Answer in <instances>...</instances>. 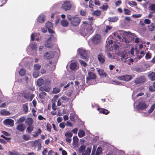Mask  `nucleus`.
Listing matches in <instances>:
<instances>
[{"mask_svg":"<svg viewBox=\"0 0 155 155\" xmlns=\"http://www.w3.org/2000/svg\"><path fill=\"white\" fill-rule=\"evenodd\" d=\"M68 20L71 22V24L73 26H76L78 25L80 22V19L79 17H73L70 15L67 16Z\"/></svg>","mask_w":155,"mask_h":155,"instance_id":"obj_1","label":"nucleus"},{"mask_svg":"<svg viewBox=\"0 0 155 155\" xmlns=\"http://www.w3.org/2000/svg\"><path fill=\"white\" fill-rule=\"evenodd\" d=\"M91 41L94 45H98L101 41V37L100 34H96L94 35L91 39Z\"/></svg>","mask_w":155,"mask_h":155,"instance_id":"obj_2","label":"nucleus"},{"mask_svg":"<svg viewBox=\"0 0 155 155\" xmlns=\"http://www.w3.org/2000/svg\"><path fill=\"white\" fill-rule=\"evenodd\" d=\"M78 51L80 58L83 59H86L88 58V53L87 51L81 48L79 49Z\"/></svg>","mask_w":155,"mask_h":155,"instance_id":"obj_3","label":"nucleus"},{"mask_svg":"<svg viewBox=\"0 0 155 155\" xmlns=\"http://www.w3.org/2000/svg\"><path fill=\"white\" fill-rule=\"evenodd\" d=\"M31 145L32 147L35 148L38 147V150H39L41 149V140L38 139L37 140H35L31 142Z\"/></svg>","mask_w":155,"mask_h":155,"instance_id":"obj_4","label":"nucleus"},{"mask_svg":"<svg viewBox=\"0 0 155 155\" xmlns=\"http://www.w3.org/2000/svg\"><path fill=\"white\" fill-rule=\"evenodd\" d=\"M93 28L91 26H89L88 27L85 28L81 33V35L83 36H85L87 35H90L93 32Z\"/></svg>","mask_w":155,"mask_h":155,"instance_id":"obj_5","label":"nucleus"},{"mask_svg":"<svg viewBox=\"0 0 155 155\" xmlns=\"http://www.w3.org/2000/svg\"><path fill=\"white\" fill-rule=\"evenodd\" d=\"M14 121L13 120L10 118H7L3 122L4 124L9 127H12L14 125Z\"/></svg>","mask_w":155,"mask_h":155,"instance_id":"obj_6","label":"nucleus"},{"mask_svg":"<svg viewBox=\"0 0 155 155\" xmlns=\"http://www.w3.org/2000/svg\"><path fill=\"white\" fill-rule=\"evenodd\" d=\"M62 8L65 11L69 10H70L71 5L69 1H65L64 2L62 5Z\"/></svg>","mask_w":155,"mask_h":155,"instance_id":"obj_7","label":"nucleus"},{"mask_svg":"<svg viewBox=\"0 0 155 155\" xmlns=\"http://www.w3.org/2000/svg\"><path fill=\"white\" fill-rule=\"evenodd\" d=\"M88 74V76L86 78L87 82L91 80H95L97 78L96 75L92 72L91 71L89 72Z\"/></svg>","mask_w":155,"mask_h":155,"instance_id":"obj_8","label":"nucleus"},{"mask_svg":"<svg viewBox=\"0 0 155 155\" xmlns=\"http://www.w3.org/2000/svg\"><path fill=\"white\" fill-rule=\"evenodd\" d=\"M45 26L46 28L48 29L49 33L52 34L54 33V31L52 29L53 25L51 22L49 21L47 22L46 23Z\"/></svg>","mask_w":155,"mask_h":155,"instance_id":"obj_9","label":"nucleus"},{"mask_svg":"<svg viewBox=\"0 0 155 155\" xmlns=\"http://www.w3.org/2000/svg\"><path fill=\"white\" fill-rule=\"evenodd\" d=\"M22 96L24 98L28 100L27 101H31L34 97V94H30L29 93H24L22 95Z\"/></svg>","mask_w":155,"mask_h":155,"instance_id":"obj_10","label":"nucleus"},{"mask_svg":"<svg viewBox=\"0 0 155 155\" xmlns=\"http://www.w3.org/2000/svg\"><path fill=\"white\" fill-rule=\"evenodd\" d=\"M44 58L46 59H50L53 58L54 54L53 52L49 51L46 52L44 54Z\"/></svg>","mask_w":155,"mask_h":155,"instance_id":"obj_11","label":"nucleus"},{"mask_svg":"<svg viewBox=\"0 0 155 155\" xmlns=\"http://www.w3.org/2000/svg\"><path fill=\"white\" fill-rule=\"evenodd\" d=\"M73 134L71 132L68 131L66 132L64 135L66 137L65 140L68 143H70L71 141V137L72 136Z\"/></svg>","mask_w":155,"mask_h":155,"instance_id":"obj_12","label":"nucleus"},{"mask_svg":"<svg viewBox=\"0 0 155 155\" xmlns=\"http://www.w3.org/2000/svg\"><path fill=\"white\" fill-rule=\"evenodd\" d=\"M53 35H51V37L49 38L46 42L45 44V46L47 48H52L53 47V44L51 42V39L52 38V36Z\"/></svg>","mask_w":155,"mask_h":155,"instance_id":"obj_13","label":"nucleus"},{"mask_svg":"<svg viewBox=\"0 0 155 155\" xmlns=\"http://www.w3.org/2000/svg\"><path fill=\"white\" fill-rule=\"evenodd\" d=\"M119 78L121 80L128 81L132 79V77L130 75L126 74L120 76Z\"/></svg>","mask_w":155,"mask_h":155,"instance_id":"obj_14","label":"nucleus"},{"mask_svg":"<svg viewBox=\"0 0 155 155\" xmlns=\"http://www.w3.org/2000/svg\"><path fill=\"white\" fill-rule=\"evenodd\" d=\"M147 107V105L145 103H140L137 106L138 110L145 109Z\"/></svg>","mask_w":155,"mask_h":155,"instance_id":"obj_15","label":"nucleus"},{"mask_svg":"<svg viewBox=\"0 0 155 155\" xmlns=\"http://www.w3.org/2000/svg\"><path fill=\"white\" fill-rule=\"evenodd\" d=\"M97 59L99 63L101 64H104L105 61V58L102 53H100L97 55Z\"/></svg>","mask_w":155,"mask_h":155,"instance_id":"obj_16","label":"nucleus"},{"mask_svg":"<svg viewBox=\"0 0 155 155\" xmlns=\"http://www.w3.org/2000/svg\"><path fill=\"white\" fill-rule=\"evenodd\" d=\"M97 72L100 76L103 78H106L108 76L107 74L104 71V70L99 69L97 70Z\"/></svg>","mask_w":155,"mask_h":155,"instance_id":"obj_17","label":"nucleus"},{"mask_svg":"<svg viewBox=\"0 0 155 155\" xmlns=\"http://www.w3.org/2000/svg\"><path fill=\"white\" fill-rule=\"evenodd\" d=\"M51 88L48 86L44 85L43 86L39 87V90L41 91H45L47 92H49L50 91Z\"/></svg>","mask_w":155,"mask_h":155,"instance_id":"obj_18","label":"nucleus"},{"mask_svg":"<svg viewBox=\"0 0 155 155\" xmlns=\"http://www.w3.org/2000/svg\"><path fill=\"white\" fill-rule=\"evenodd\" d=\"M25 128V126L23 124H19L16 127V129L20 132L23 131Z\"/></svg>","mask_w":155,"mask_h":155,"instance_id":"obj_19","label":"nucleus"},{"mask_svg":"<svg viewBox=\"0 0 155 155\" xmlns=\"http://www.w3.org/2000/svg\"><path fill=\"white\" fill-rule=\"evenodd\" d=\"M145 80V78L144 77H140L136 78L135 82L136 84H140L143 83Z\"/></svg>","mask_w":155,"mask_h":155,"instance_id":"obj_20","label":"nucleus"},{"mask_svg":"<svg viewBox=\"0 0 155 155\" xmlns=\"http://www.w3.org/2000/svg\"><path fill=\"white\" fill-rule=\"evenodd\" d=\"M97 110L101 113H102L104 114H108L110 112L107 109L101 108H99L97 109Z\"/></svg>","mask_w":155,"mask_h":155,"instance_id":"obj_21","label":"nucleus"},{"mask_svg":"<svg viewBox=\"0 0 155 155\" xmlns=\"http://www.w3.org/2000/svg\"><path fill=\"white\" fill-rule=\"evenodd\" d=\"M33 120L31 117H28L26 120L25 123L26 125L30 126L32 125L33 124Z\"/></svg>","mask_w":155,"mask_h":155,"instance_id":"obj_22","label":"nucleus"},{"mask_svg":"<svg viewBox=\"0 0 155 155\" xmlns=\"http://www.w3.org/2000/svg\"><path fill=\"white\" fill-rule=\"evenodd\" d=\"M45 16L43 15H41L38 17L37 20L39 22L42 23L45 21Z\"/></svg>","mask_w":155,"mask_h":155,"instance_id":"obj_23","label":"nucleus"},{"mask_svg":"<svg viewBox=\"0 0 155 155\" xmlns=\"http://www.w3.org/2000/svg\"><path fill=\"white\" fill-rule=\"evenodd\" d=\"M61 102L62 103H66L69 101H70L71 99L66 96H62L61 97Z\"/></svg>","mask_w":155,"mask_h":155,"instance_id":"obj_24","label":"nucleus"},{"mask_svg":"<svg viewBox=\"0 0 155 155\" xmlns=\"http://www.w3.org/2000/svg\"><path fill=\"white\" fill-rule=\"evenodd\" d=\"M148 76L151 81H155V73L154 72H152L150 73Z\"/></svg>","mask_w":155,"mask_h":155,"instance_id":"obj_25","label":"nucleus"},{"mask_svg":"<svg viewBox=\"0 0 155 155\" xmlns=\"http://www.w3.org/2000/svg\"><path fill=\"white\" fill-rule=\"evenodd\" d=\"M42 132V130L40 128L38 129L37 131L35 132L34 134H32V136L34 137H38L40 135Z\"/></svg>","mask_w":155,"mask_h":155,"instance_id":"obj_26","label":"nucleus"},{"mask_svg":"<svg viewBox=\"0 0 155 155\" xmlns=\"http://www.w3.org/2000/svg\"><path fill=\"white\" fill-rule=\"evenodd\" d=\"M28 103H26L23 105V111L25 113H27L28 110Z\"/></svg>","mask_w":155,"mask_h":155,"instance_id":"obj_27","label":"nucleus"},{"mask_svg":"<svg viewBox=\"0 0 155 155\" xmlns=\"http://www.w3.org/2000/svg\"><path fill=\"white\" fill-rule=\"evenodd\" d=\"M34 129V127L33 125L28 126L26 129V132L29 134Z\"/></svg>","mask_w":155,"mask_h":155,"instance_id":"obj_28","label":"nucleus"},{"mask_svg":"<svg viewBox=\"0 0 155 155\" xmlns=\"http://www.w3.org/2000/svg\"><path fill=\"white\" fill-rule=\"evenodd\" d=\"M0 112L1 115L5 116L9 115L11 114L9 111H7L5 109L1 110Z\"/></svg>","mask_w":155,"mask_h":155,"instance_id":"obj_29","label":"nucleus"},{"mask_svg":"<svg viewBox=\"0 0 155 155\" xmlns=\"http://www.w3.org/2000/svg\"><path fill=\"white\" fill-rule=\"evenodd\" d=\"M25 120V117L22 116L21 117L18 119L17 120L16 123L18 124H21Z\"/></svg>","mask_w":155,"mask_h":155,"instance_id":"obj_30","label":"nucleus"},{"mask_svg":"<svg viewBox=\"0 0 155 155\" xmlns=\"http://www.w3.org/2000/svg\"><path fill=\"white\" fill-rule=\"evenodd\" d=\"M148 29L150 31H153L155 30V25L153 23H152L150 25L148 26Z\"/></svg>","mask_w":155,"mask_h":155,"instance_id":"obj_31","label":"nucleus"},{"mask_svg":"<svg viewBox=\"0 0 155 155\" xmlns=\"http://www.w3.org/2000/svg\"><path fill=\"white\" fill-rule=\"evenodd\" d=\"M44 80L41 78L38 79L37 81V85L40 87L44 84Z\"/></svg>","mask_w":155,"mask_h":155,"instance_id":"obj_32","label":"nucleus"},{"mask_svg":"<svg viewBox=\"0 0 155 155\" xmlns=\"http://www.w3.org/2000/svg\"><path fill=\"white\" fill-rule=\"evenodd\" d=\"M118 19L117 17H109L108 18V20L110 22H115L117 21Z\"/></svg>","mask_w":155,"mask_h":155,"instance_id":"obj_33","label":"nucleus"},{"mask_svg":"<svg viewBox=\"0 0 155 155\" xmlns=\"http://www.w3.org/2000/svg\"><path fill=\"white\" fill-rule=\"evenodd\" d=\"M19 74L21 76H25L26 74V70L24 68H21L19 71Z\"/></svg>","mask_w":155,"mask_h":155,"instance_id":"obj_34","label":"nucleus"},{"mask_svg":"<svg viewBox=\"0 0 155 155\" xmlns=\"http://www.w3.org/2000/svg\"><path fill=\"white\" fill-rule=\"evenodd\" d=\"M119 33H120L119 31H116L113 33V35L115 38H117L119 40H120L121 39V37L119 35Z\"/></svg>","mask_w":155,"mask_h":155,"instance_id":"obj_35","label":"nucleus"},{"mask_svg":"<svg viewBox=\"0 0 155 155\" xmlns=\"http://www.w3.org/2000/svg\"><path fill=\"white\" fill-rule=\"evenodd\" d=\"M61 24L63 27H66L68 25V22L67 20L63 19L61 20Z\"/></svg>","mask_w":155,"mask_h":155,"instance_id":"obj_36","label":"nucleus"},{"mask_svg":"<svg viewBox=\"0 0 155 155\" xmlns=\"http://www.w3.org/2000/svg\"><path fill=\"white\" fill-rule=\"evenodd\" d=\"M49 63L51 65L53 64L50 67V69L51 71H54L56 68V63H53L52 61H49Z\"/></svg>","mask_w":155,"mask_h":155,"instance_id":"obj_37","label":"nucleus"},{"mask_svg":"<svg viewBox=\"0 0 155 155\" xmlns=\"http://www.w3.org/2000/svg\"><path fill=\"white\" fill-rule=\"evenodd\" d=\"M86 148L85 146L84 145H81L78 149V151L79 153H83L84 151Z\"/></svg>","mask_w":155,"mask_h":155,"instance_id":"obj_38","label":"nucleus"},{"mask_svg":"<svg viewBox=\"0 0 155 155\" xmlns=\"http://www.w3.org/2000/svg\"><path fill=\"white\" fill-rule=\"evenodd\" d=\"M85 133L84 131L82 130H79L78 134V136L80 138H81L83 137L85 135Z\"/></svg>","mask_w":155,"mask_h":155,"instance_id":"obj_39","label":"nucleus"},{"mask_svg":"<svg viewBox=\"0 0 155 155\" xmlns=\"http://www.w3.org/2000/svg\"><path fill=\"white\" fill-rule=\"evenodd\" d=\"M34 71H38L41 68V65L38 64H35L34 65Z\"/></svg>","mask_w":155,"mask_h":155,"instance_id":"obj_40","label":"nucleus"},{"mask_svg":"<svg viewBox=\"0 0 155 155\" xmlns=\"http://www.w3.org/2000/svg\"><path fill=\"white\" fill-rule=\"evenodd\" d=\"M91 152V149L87 148L85 152L82 153V155H89Z\"/></svg>","mask_w":155,"mask_h":155,"instance_id":"obj_41","label":"nucleus"},{"mask_svg":"<svg viewBox=\"0 0 155 155\" xmlns=\"http://www.w3.org/2000/svg\"><path fill=\"white\" fill-rule=\"evenodd\" d=\"M102 151V148L101 147H98L97 149L95 155H100Z\"/></svg>","mask_w":155,"mask_h":155,"instance_id":"obj_42","label":"nucleus"},{"mask_svg":"<svg viewBox=\"0 0 155 155\" xmlns=\"http://www.w3.org/2000/svg\"><path fill=\"white\" fill-rule=\"evenodd\" d=\"M46 93L44 92H41L39 94V97L41 99L45 98V97L46 95Z\"/></svg>","mask_w":155,"mask_h":155,"instance_id":"obj_43","label":"nucleus"},{"mask_svg":"<svg viewBox=\"0 0 155 155\" xmlns=\"http://www.w3.org/2000/svg\"><path fill=\"white\" fill-rule=\"evenodd\" d=\"M8 155H20V153L17 151H14L13 152L9 151L8 152Z\"/></svg>","mask_w":155,"mask_h":155,"instance_id":"obj_44","label":"nucleus"},{"mask_svg":"<svg viewBox=\"0 0 155 155\" xmlns=\"http://www.w3.org/2000/svg\"><path fill=\"white\" fill-rule=\"evenodd\" d=\"M22 138L25 141H27L30 139V137L28 134H24L22 136Z\"/></svg>","mask_w":155,"mask_h":155,"instance_id":"obj_45","label":"nucleus"},{"mask_svg":"<svg viewBox=\"0 0 155 155\" xmlns=\"http://www.w3.org/2000/svg\"><path fill=\"white\" fill-rule=\"evenodd\" d=\"M77 66L76 64L75 63H71L70 65V68L71 70H74L76 68Z\"/></svg>","mask_w":155,"mask_h":155,"instance_id":"obj_46","label":"nucleus"},{"mask_svg":"<svg viewBox=\"0 0 155 155\" xmlns=\"http://www.w3.org/2000/svg\"><path fill=\"white\" fill-rule=\"evenodd\" d=\"M155 108V103L153 104L151 106L150 109L148 111V113H149V114L151 113L153 111Z\"/></svg>","mask_w":155,"mask_h":155,"instance_id":"obj_47","label":"nucleus"},{"mask_svg":"<svg viewBox=\"0 0 155 155\" xmlns=\"http://www.w3.org/2000/svg\"><path fill=\"white\" fill-rule=\"evenodd\" d=\"M39 75V71H35L33 73V76L35 78H37L38 77Z\"/></svg>","mask_w":155,"mask_h":155,"instance_id":"obj_48","label":"nucleus"},{"mask_svg":"<svg viewBox=\"0 0 155 155\" xmlns=\"http://www.w3.org/2000/svg\"><path fill=\"white\" fill-rule=\"evenodd\" d=\"M93 14L94 15L98 16L101 15V12L100 10H96L93 12Z\"/></svg>","mask_w":155,"mask_h":155,"instance_id":"obj_49","label":"nucleus"},{"mask_svg":"<svg viewBox=\"0 0 155 155\" xmlns=\"http://www.w3.org/2000/svg\"><path fill=\"white\" fill-rule=\"evenodd\" d=\"M60 89L58 87L53 88V93L54 94H57L60 91Z\"/></svg>","mask_w":155,"mask_h":155,"instance_id":"obj_50","label":"nucleus"},{"mask_svg":"<svg viewBox=\"0 0 155 155\" xmlns=\"http://www.w3.org/2000/svg\"><path fill=\"white\" fill-rule=\"evenodd\" d=\"M30 47L32 50H35L37 48V45L35 43H32L30 45Z\"/></svg>","mask_w":155,"mask_h":155,"instance_id":"obj_51","label":"nucleus"},{"mask_svg":"<svg viewBox=\"0 0 155 155\" xmlns=\"http://www.w3.org/2000/svg\"><path fill=\"white\" fill-rule=\"evenodd\" d=\"M79 62L81 64V65H82L84 67H86L87 65V64L85 61H83L81 60H79Z\"/></svg>","mask_w":155,"mask_h":155,"instance_id":"obj_52","label":"nucleus"},{"mask_svg":"<svg viewBox=\"0 0 155 155\" xmlns=\"http://www.w3.org/2000/svg\"><path fill=\"white\" fill-rule=\"evenodd\" d=\"M128 4L130 6L132 7L137 6V2L134 1H132L130 2H129Z\"/></svg>","mask_w":155,"mask_h":155,"instance_id":"obj_53","label":"nucleus"},{"mask_svg":"<svg viewBox=\"0 0 155 155\" xmlns=\"http://www.w3.org/2000/svg\"><path fill=\"white\" fill-rule=\"evenodd\" d=\"M46 128L48 131L51 132V125L48 123L46 125Z\"/></svg>","mask_w":155,"mask_h":155,"instance_id":"obj_54","label":"nucleus"},{"mask_svg":"<svg viewBox=\"0 0 155 155\" xmlns=\"http://www.w3.org/2000/svg\"><path fill=\"white\" fill-rule=\"evenodd\" d=\"M126 54H123L121 58V60L123 62H126Z\"/></svg>","mask_w":155,"mask_h":155,"instance_id":"obj_55","label":"nucleus"},{"mask_svg":"<svg viewBox=\"0 0 155 155\" xmlns=\"http://www.w3.org/2000/svg\"><path fill=\"white\" fill-rule=\"evenodd\" d=\"M150 9L155 12V4H152L150 6Z\"/></svg>","mask_w":155,"mask_h":155,"instance_id":"obj_56","label":"nucleus"},{"mask_svg":"<svg viewBox=\"0 0 155 155\" xmlns=\"http://www.w3.org/2000/svg\"><path fill=\"white\" fill-rule=\"evenodd\" d=\"M124 14L126 15H130V11L126 8L124 9Z\"/></svg>","mask_w":155,"mask_h":155,"instance_id":"obj_57","label":"nucleus"},{"mask_svg":"<svg viewBox=\"0 0 155 155\" xmlns=\"http://www.w3.org/2000/svg\"><path fill=\"white\" fill-rule=\"evenodd\" d=\"M151 54L149 53H147L145 56V58L146 59H148L151 58Z\"/></svg>","mask_w":155,"mask_h":155,"instance_id":"obj_58","label":"nucleus"},{"mask_svg":"<svg viewBox=\"0 0 155 155\" xmlns=\"http://www.w3.org/2000/svg\"><path fill=\"white\" fill-rule=\"evenodd\" d=\"M122 3L121 1L120 0H118L115 2V6L117 7L120 5Z\"/></svg>","mask_w":155,"mask_h":155,"instance_id":"obj_59","label":"nucleus"},{"mask_svg":"<svg viewBox=\"0 0 155 155\" xmlns=\"http://www.w3.org/2000/svg\"><path fill=\"white\" fill-rule=\"evenodd\" d=\"M142 15L140 14H134L132 15V17L134 18H139Z\"/></svg>","mask_w":155,"mask_h":155,"instance_id":"obj_60","label":"nucleus"},{"mask_svg":"<svg viewBox=\"0 0 155 155\" xmlns=\"http://www.w3.org/2000/svg\"><path fill=\"white\" fill-rule=\"evenodd\" d=\"M59 126L60 128L63 129L65 127V125L64 123L63 122H62L60 124Z\"/></svg>","mask_w":155,"mask_h":155,"instance_id":"obj_61","label":"nucleus"},{"mask_svg":"<svg viewBox=\"0 0 155 155\" xmlns=\"http://www.w3.org/2000/svg\"><path fill=\"white\" fill-rule=\"evenodd\" d=\"M150 20L148 19H146L144 20V23L146 24H150Z\"/></svg>","mask_w":155,"mask_h":155,"instance_id":"obj_62","label":"nucleus"},{"mask_svg":"<svg viewBox=\"0 0 155 155\" xmlns=\"http://www.w3.org/2000/svg\"><path fill=\"white\" fill-rule=\"evenodd\" d=\"M112 28V27L110 26H106V28L105 30V32L107 33L108 32V30H110Z\"/></svg>","mask_w":155,"mask_h":155,"instance_id":"obj_63","label":"nucleus"},{"mask_svg":"<svg viewBox=\"0 0 155 155\" xmlns=\"http://www.w3.org/2000/svg\"><path fill=\"white\" fill-rule=\"evenodd\" d=\"M48 150L47 148L44 149L42 152V154L43 155H46V153L48 152Z\"/></svg>","mask_w":155,"mask_h":155,"instance_id":"obj_64","label":"nucleus"}]
</instances>
